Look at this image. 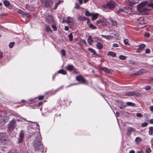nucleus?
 I'll use <instances>...</instances> for the list:
<instances>
[{"mask_svg":"<svg viewBox=\"0 0 153 153\" xmlns=\"http://www.w3.org/2000/svg\"><path fill=\"white\" fill-rule=\"evenodd\" d=\"M34 135L35 140L34 141L33 146L35 150L37 151L41 150L42 152H43L44 146L41 143L42 138L40 132L39 131L36 132Z\"/></svg>","mask_w":153,"mask_h":153,"instance_id":"nucleus-1","label":"nucleus"},{"mask_svg":"<svg viewBox=\"0 0 153 153\" xmlns=\"http://www.w3.org/2000/svg\"><path fill=\"white\" fill-rule=\"evenodd\" d=\"M151 7L153 8V3L148 4L147 2L145 1L137 5V10L142 14H144L148 10L151 9Z\"/></svg>","mask_w":153,"mask_h":153,"instance_id":"nucleus-2","label":"nucleus"},{"mask_svg":"<svg viewBox=\"0 0 153 153\" xmlns=\"http://www.w3.org/2000/svg\"><path fill=\"white\" fill-rule=\"evenodd\" d=\"M116 5V3L112 1H110L106 4H104L102 6L103 9H108L112 10L114 8Z\"/></svg>","mask_w":153,"mask_h":153,"instance_id":"nucleus-3","label":"nucleus"},{"mask_svg":"<svg viewBox=\"0 0 153 153\" xmlns=\"http://www.w3.org/2000/svg\"><path fill=\"white\" fill-rule=\"evenodd\" d=\"M16 126V123L15 120H10L7 126V130L8 132H11L13 131Z\"/></svg>","mask_w":153,"mask_h":153,"instance_id":"nucleus-4","label":"nucleus"},{"mask_svg":"<svg viewBox=\"0 0 153 153\" xmlns=\"http://www.w3.org/2000/svg\"><path fill=\"white\" fill-rule=\"evenodd\" d=\"M7 137L5 136V134L0 133V142L4 144L7 142Z\"/></svg>","mask_w":153,"mask_h":153,"instance_id":"nucleus-5","label":"nucleus"},{"mask_svg":"<svg viewBox=\"0 0 153 153\" xmlns=\"http://www.w3.org/2000/svg\"><path fill=\"white\" fill-rule=\"evenodd\" d=\"M76 79L80 83H82L85 84L88 83L86 79H84L82 76L81 75L76 76Z\"/></svg>","mask_w":153,"mask_h":153,"instance_id":"nucleus-6","label":"nucleus"},{"mask_svg":"<svg viewBox=\"0 0 153 153\" xmlns=\"http://www.w3.org/2000/svg\"><path fill=\"white\" fill-rule=\"evenodd\" d=\"M73 19L71 17H68L66 20V22L69 24L70 28H72L73 26Z\"/></svg>","mask_w":153,"mask_h":153,"instance_id":"nucleus-7","label":"nucleus"},{"mask_svg":"<svg viewBox=\"0 0 153 153\" xmlns=\"http://www.w3.org/2000/svg\"><path fill=\"white\" fill-rule=\"evenodd\" d=\"M45 21L48 23H51L53 22V20L52 15L48 14L45 18Z\"/></svg>","mask_w":153,"mask_h":153,"instance_id":"nucleus-8","label":"nucleus"},{"mask_svg":"<svg viewBox=\"0 0 153 153\" xmlns=\"http://www.w3.org/2000/svg\"><path fill=\"white\" fill-rule=\"evenodd\" d=\"M135 129L134 128L131 127H128L127 128V132H126V134L128 136H130L131 133L135 132Z\"/></svg>","mask_w":153,"mask_h":153,"instance_id":"nucleus-9","label":"nucleus"},{"mask_svg":"<svg viewBox=\"0 0 153 153\" xmlns=\"http://www.w3.org/2000/svg\"><path fill=\"white\" fill-rule=\"evenodd\" d=\"M101 69L104 71L105 72L108 74H111L113 72L112 70L108 69L106 68H102Z\"/></svg>","mask_w":153,"mask_h":153,"instance_id":"nucleus-10","label":"nucleus"},{"mask_svg":"<svg viewBox=\"0 0 153 153\" xmlns=\"http://www.w3.org/2000/svg\"><path fill=\"white\" fill-rule=\"evenodd\" d=\"M133 1H126V3L128 5L130 6H132L135 4L137 3L136 1H135V0H132Z\"/></svg>","mask_w":153,"mask_h":153,"instance_id":"nucleus-11","label":"nucleus"},{"mask_svg":"<svg viewBox=\"0 0 153 153\" xmlns=\"http://www.w3.org/2000/svg\"><path fill=\"white\" fill-rule=\"evenodd\" d=\"M65 68L69 71H71L74 69V67L72 65L69 64Z\"/></svg>","mask_w":153,"mask_h":153,"instance_id":"nucleus-12","label":"nucleus"},{"mask_svg":"<svg viewBox=\"0 0 153 153\" xmlns=\"http://www.w3.org/2000/svg\"><path fill=\"white\" fill-rule=\"evenodd\" d=\"M125 95L126 96H134L136 95L134 91H128L125 93Z\"/></svg>","mask_w":153,"mask_h":153,"instance_id":"nucleus-13","label":"nucleus"},{"mask_svg":"<svg viewBox=\"0 0 153 153\" xmlns=\"http://www.w3.org/2000/svg\"><path fill=\"white\" fill-rule=\"evenodd\" d=\"M87 41L88 44L90 45H91L93 44V40L92 37L91 36H89L87 39Z\"/></svg>","mask_w":153,"mask_h":153,"instance_id":"nucleus-14","label":"nucleus"},{"mask_svg":"<svg viewBox=\"0 0 153 153\" xmlns=\"http://www.w3.org/2000/svg\"><path fill=\"white\" fill-rule=\"evenodd\" d=\"M5 124V122L4 119V117L0 116V126H2Z\"/></svg>","mask_w":153,"mask_h":153,"instance_id":"nucleus-15","label":"nucleus"},{"mask_svg":"<svg viewBox=\"0 0 153 153\" xmlns=\"http://www.w3.org/2000/svg\"><path fill=\"white\" fill-rule=\"evenodd\" d=\"M88 49L93 53L94 57H97L99 56V55L96 54V52L94 49L91 48H89Z\"/></svg>","mask_w":153,"mask_h":153,"instance_id":"nucleus-16","label":"nucleus"},{"mask_svg":"<svg viewBox=\"0 0 153 153\" xmlns=\"http://www.w3.org/2000/svg\"><path fill=\"white\" fill-rule=\"evenodd\" d=\"M45 5L47 7H50L53 4L52 2L50 0H47L45 2Z\"/></svg>","mask_w":153,"mask_h":153,"instance_id":"nucleus-17","label":"nucleus"},{"mask_svg":"<svg viewBox=\"0 0 153 153\" xmlns=\"http://www.w3.org/2000/svg\"><path fill=\"white\" fill-rule=\"evenodd\" d=\"M146 72V71L144 69H141L137 73H136V74L137 75H141L145 73Z\"/></svg>","mask_w":153,"mask_h":153,"instance_id":"nucleus-18","label":"nucleus"},{"mask_svg":"<svg viewBox=\"0 0 153 153\" xmlns=\"http://www.w3.org/2000/svg\"><path fill=\"white\" fill-rule=\"evenodd\" d=\"M98 16V13L94 14L92 13L91 16H92V20L94 21L96 20Z\"/></svg>","mask_w":153,"mask_h":153,"instance_id":"nucleus-19","label":"nucleus"},{"mask_svg":"<svg viewBox=\"0 0 153 153\" xmlns=\"http://www.w3.org/2000/svg\"><path fill=\"white\" fill-rule=\"evenodd\" d=\"M45 28L46 29L48 32L49 33H51L52 32V30L50 28V27L48 25H45Z\"/></svg>","mask_w":153,"mask_h":153,"instance_id":"nucleus-20","label":"nucleus"},{"mask_svg":"<svg viewBox=\"0 0 153 153\" xmlns=\"http://www.w3.org/2000/svg\"><path fill=\"white\" fill-rule=\"evenodd\" d=\"M101 36L102 37L105 38L107 39H108V40H110V39H112V37L111 36H109V35L105 36V35H101Z\"/></svg>","mask_w":153,"mask_h":153,"instance_id":"nucleus-21","label":"nucleus"},{"mask_svg":"<svg viewBox=\"0 0 153 153\" xmlns=\"http://www.w3.org/2000/svg\"><path fill=\"white\" fill-rule=\"evenodd\" d=\"M126 105L127 106H136L135 105V104L132 102H126Z\"/></svg>","mask_w":153,"mask_h":153,"instance_id":"nucleus-22","label":"nucleus"},{"mask_svg":"<svg viewBox=\"0 0 153 153\" xmlns=\"http://www.w3.org/2000/svg\"><path fill=\"white\" fill-rule=\"evenodd\" d=\"M97 47L98 49H101L103 48V45L100 43L98 42L97 44Z\"/></svg>","mask_w":153,"mask_h":153,"instance_id":"nucleus-23","label":"nucleus"},{"mask_svg":"<svg viewBox=\"0 0 153 153\" xmlns=\"http://www.w3.org/2000/svg\"><path fill=\"white\" fill-rule=\"evenodd\" d=\"M108 55L111 56L113 57H115L116 56L115 53L112 51H109L108 53Z\"/></svg>","mask_w":153,"mask_h":153,"instance_id":"nucleus-24","label":"nucleus"},{"mask_svg":"<svg viewBox=\"0 0 153 153\" xmlns=\"http://www.w3.org/2000/svg\"><path fill=\"white\" fill-rule=\"evenodd\" d=\"M17 12L20 14H22L23 15L27 16L28 14L27 13H24L21 10L18 9L17 11Z\"/></svg>","mask_w":153,"mask_h":153,"instance_id":"nucleus-25","label":"nucleus"},{"mask_svg":"<svg viewBox=\"0 0 153 153\" xmlns=\"http://www.w3.org/2000/svg\"><path fill=\"white\" fill-rule=\"evenodd\" d=\"M142 140V139L139 137H137L135 140V141L137 143H139Z\"/></svg>","mask_w":153,"mask_h":153,"instance_id":"nucleus-26","label":"nucleus"},{"mask_svg":"<svg viewBox=\"0 0 153 153\" xmlns=\"http://www.w3.org/2000/svg\"><path fill=\"white\" fill-rule=\"evenodd\" d=\"M149 134L150 135L153 134V127H151L149 128Z\"/></svg>","mask_w":153,"mask_h":153,"instance_id":"nucleus-27","label":"nucleus"},{"mask_svg":"<svg viewBox=\"0 0 153 153\" xmlns=\"http://www.w3.org/2000/svg\"><path fill=\"white\" fill-rule=\"evenodd\" d=\"M78 19L79 21H84L87 20V18L85 17H79L78 18Z\"/></svg>","mask_w":153,"mask_h":153,"instance_id":"nucleus-28","label":"nucleus"},{"mask_svg":"<svg viewBox=\"0 0 153 153\" xmlns=\"http://www.w3.org/2000/svg\"><path fill=\"white\" fill-rule=\"evenodd\" d=\"M119 58L120 59L124 60L126 59V57L125 56L121 55L119 56Z\"/></svg>","mask_w":153,"mask_h":153,"instance_id":"nucleus-29","label":"nucleus"},{"mask_svg":"<svg viewBox=\"0 0 153 153\" xmlns=\"http://www.w3.org/2000/svg\"><path fill=\"white\" fill-rule=\"evenodd\" d=\"M58 73L63 74H66V72L63 70H59L58 71Z\"/></svg>","mask_w":153,"mask_h":153,"instance_id":"nucleus-30","label":"nucleus"},{"mask_svg":"<svg viewBox=\"0 0 153 153\" xmlns=\"http://www.w3.org/2000/svg\"><path fill=\"white\" fill-rule=\"evenodd\" d=\"M111 24L113 26H115L117 25V23L116 22V21H115L112 19H111Z\"/></svg>","mask_w":153,"mask_h":153,"instance_id":"nucleus-31","label":"nucleus"},{"mask_svg":"<svg viewBox=\"0 0 153 153\" xmlns=\"http://www.w3.org/2000/svg\"><path fill=\"white\" fill-rule=\"evenodd\" d=\"M4 5L6 7H8L10 5V3L9 1L7 0H5L4 1Z\"/></svg>","mask_w":153,"mask_h":153,"instance_id":"nucleus-32","label":"nucleus"},{"mask_svg":"<svg viewBox=\"0 0 153 153\" xmlns=\"http://www.w3.org/2000/svg\"><path fill=\"white\" fill-rule=\"evenodd\" d=\"M123 42L125 45H129L128 40L127 39H124L123 41Z\"/></svg>","mask_w":153,"mask_h":153,"instance_id":"nucleus-33","label":"nucleus"},{"mask_svg":"<svg viewBox=\"0 0 153 153\" xmlns=\"http://www.w3.org/2000/svg\"><path fill=\"white\" fill-rule=\"evenodd\" d=\"M68 37L69 39V40L70 41H72L73 40V35L72 34V33H70L68 35Z\"/></svg>","mask_w":153,"mask_h":153,"instance_id":"nucleus-34","label":"nucleus"},{"mask_svg":"<svg viewBox=\"0 0 153 153\" xmlns=\"http://www.w3.org/2000/svg\"><path fill=\"white\" fill-rule=\"evenodd\" d=\"M92 14V13H90L88 11H86L85 12V14L87 16H91Z\"/></svg>","mask_w":153,"mask_h":153,"instance_id":"nucleus-35","label":"nucleus"},{"mask_svg":"<svg viewBox=\"0 0 153 153\" xmlns=\"http://www.w3.org/2000/svg\"><path fill=\"white\" fill-rule=\"evenodd\" d=\"M61 1H59L55 4L54 7V9H56L57 8L58 5L61 3Z\"/></svg>","mask_w":153,"mask_h":153,"instance_id":"nucleus-36","label":"nucleus"},{"mask_svg":"<svg viewBox=\"0 0 153 153\" xmlns=\"http://www.w3.org/2000/svg\"><path fill=\"white\" fill-rule=\"evenodd\" d=\"M15 43L14 42H11L9 43V46L10 48H12L14 46Z\"/></svg>","mask_w":153,"mask_h":153,"instance_id":"nucleus-37","label":"nucleus"},{"mask_svg":"<svg viewBox=\"0 0 153 153\" xmlns=\"http://www.w3.org/2000/svg\"><path fill=\"white\" fill-rule=\"evenodd\" d=\"M139 21H142V22H140V24H143L144 23H145V22H144V20L142 18H140L139 19Z\"/></svg>","mask_w":153,"mask_h":153,"instance_id":"nucleus-38","label":"nucleus"},{"mask_svg":"<svg viewBox=\"0 0 153 153\" xmlns=\"http://www.w3.org/2000/svg\"><path fill=\"white\" fill-rule=\"evenodd\" d=\"M89 27L92 29H96L97 28V27L94 26L92 24H90L89 25Z\"/></svg>","mask_w":153,"mask_h":153,"instance_id":"nucleus-39","label":"nucleus"},{"mask_svg":"<svg viewBox=\"0 0 153 153\" xmlns=\"http://www.w3.org/2000/svg\"><path fill=\"white\" fill-rule=\"evenodd\" d=\"M61 54L62 56H65L66 55V53L65 50L63 49L61 50Z\"/></svg>","mask_w":153,"mask_h":153,"instance_id":"nucleus-40","label":"nucleus"},{"mask_svg":"<svg viewBox=\"0 0 153 153\" xmlns=\"http://www.w3.org/2000/svg\"><path fill=\"white\" fill-rule=\"evenodd\" d=\"M151 152V150L150 148H148L146 150V153H150Z\"/></svg>","mask_w":153,"mask_h":153,"instance_id":"nucleus-41","label":"nucleus"},{"mask_svg":"<svg viewBox=\"0 0 153 153\" xmlns=\"http://www.w3.org/2000/svg\"><path fill=\"white\" fill-rule=\"evenodd\" d=\"M139 47L141 49H143L145 47V45L144 44H142L140 45L139 46Z\"/></svg>","mask_w":153,"mask_h":153,"instance_id":"nucleus-42","label":"nucleus"},{"mask_svg":"<svg viewBox=\"0 0 153 153\" xmlns=\"http://www.w3.org/2000/svg\"><path fill=\"white\" fill-rule=\"evenodd\" d=\"M72 70H73V72L74 73L78 74L79 73V72L78 71V70L76 69H75L74 68V69Z\"/></svg>","mask_w":153,"mask_h":153,"instance_id":"nucleus-43","label":"nucleus"},{"mask_svg":"<svg viewBox=\"0 0 153 153\" xmlns=\"http://www.w3.org/2000/svg\"><path fill=\"white\" fill-rule=\"evenodd\" d=\"M75 8L76 9H79V6L78 4L76 3L75 4Z\"/></svg>","mask_w":153,"mask_h":153,"instance_id":"nucleus-44","label":"nucleus"},{"mask_svg":"<svg viewBox=\"0 0 153 153\" xmlns=\"http://www.w3.org/2000/svg\"><path fill=\"white\" fill-rule=\"evenodd\" d=\"M107 22L105 21H104L103 20L102 21V23H101L100 25H103V26H105L106 25H107Z\"/></svg>","mask_w":153,"mask_h":153,"instance_id":"nucleus-45","label":"nucleus"},{"mask_svg":"<svg viewBox=\"0 0 153 153\" xmlns=\"http://www.w3.org/2000/svg\"><path fill=\"white\" fill-rule=\"evenodd\" d=\"M148 125V123H144L142 124L141 126L143 127H145L146 126Z\"/></svg>","mask_w":153,"mask_h":153,"instance_id":"nucleus-46","label":"nucleus"},{"mask_svg":"<svg viewBox=\"0 0 153 153\" xmlns=\"http://www.w3.org/2000/svg\"><path fill=\"white\" fill-rule=\"evenodd\" d=\"M151 87L149 85L147 86L146 87H145V89L146 90H150Z\"/></svg>","mask_w":153,"mask_h":153,"instance_id":"nucleus-47","label":"nucleus"},{"mask_svg":"<svg viewBox=\"0 0 153 153\" xmlns=\"http://www.w3.org/2000/svg\"><path fill=\"white\" fill-rule=\"evenodd\" d=\"M52 27L54 31H55L57 30V28L55 25H52Z\"/></svg>","mask_w":153,"mask_h":153,"instance_id":"nucleus-48","label":"nucleus"},{"mask_svg":"<svg viewBox=\"0 0 153 153\" xmlns=\"http://www.w3.org/2000/svg\"><path fill=\"white\" fill-rule=\"evenodd\" d=\"M113 46L114 47H119L118 45L116 43H114L113 45Z\"/></svg>","mask_w":153,"mask_h":153,"instance_id":"nucleus-49","label":"nucleus"},{"mask_svg":"<svg viewBox=\"0 0 153 153\" xmlns=\"http://www.w3.org/2000/svg\"><path fill=\"white\" fill-rule=\"evenodd\" d=\"M24 134L23 133H21L20 134L19 138L23 139Z\"/></svg>","mask_w":153,"mask_h":153,"instance_id":"nucleus-50","label":"nucleus"},{"mask_svg":"<svg viewBox=\"0 0 153 153\" xmlns=\"http://www.w3.org/2000/svg\"><path fill=\"white\" fill-rule=\"evenodd\" d=\"M102 20L101 19L98 20L97 21L96 23L97 24H101V23H102Z\"/></svg>","mask_w":153,"mask_h":153,"instance_id":"nucleus-51","label":"nucleus"},{"mask_svg":"<svg viewBox=\"0 0 153 153\" xmlns=\"http://www.w3.org/2000/svg\"><path fill=\"white\" fill-rule=\"evenodd\" d=\"M126 106V105H122L121 106H120V109H124L125 108Z\"/></svg>","mask_w":153,"mask_h":153,"instance_id":"nucleus-52","label":"nucleus"},{"mask_svg":"<svg viewBox=\"0 0 153 153\" xmlns=\"http://www.w3.org/2000/svg\"><path fill=\"white\" fill-rule=\"evenodd\" d=\"M150 51L149 49H147L146 50V53H150Z\"/></svg>","mask_w":153,"mask_h":153,"instance_id":"nucleus-53","label":"nucleus"},{"mask_svg":"<svg viewBox=\"0 0 153 153\" xmlns=\"http://www.w3.org/2000/svg\"><path fill=\"white\" fill-rule=\"evenodd\" d=\"M136 115L138 117H141L142 116V114L140 113H137Z\"/></svg>","mask_w":153,"mask_h":153,"instance_id":"nucleus-54","label":"nucleus"},{"mask_svg":"<svg viewBox=\"0 0 153 153\" xmlns=\"http://www.w3.org/2000/svg\"><path fill=\"white\" fill-rule=\"evenodd\" d=\"M44 98L43 96H41L38 97V99L39 100H42Z\"/></svg>","mask_w":153,"mask_h":153,"instance_id":"nucleus-55","label":"nucleus"},{"mask_svg":"<svg viewBox=\"0 0 153 153\" xmlns=\"http://www.w3.org/2000/svg\"><path fill=\"white\" fill-rule=\"evenodd\" d=\"M149 36H150V34H149V33H146L144 34V36L145 37H149Z\"/></svg>","mask_w":153,"mask_h":153,"instance_id":"nucleus-56","label":"nucleus"},{"mask_svg":"<svg viewBox=\"0 0 153 153\" xmlns=\"http://www.w3.org/2000/svg\"><path fill=\"white\" fill-rule=\"evenodd\" d=\"M123 11V10L122 9L120 8L117 11L118 12L120 13L122 12Z\"/></svg>","mask_w":153,"mask_h":153,"instance_id":"nucleus-57","label":"nucleus"},{"mask_svg":"<svg viewBox=\"0 0 153 153\" xmlns=\"http://www.w3.org/2000/svg\"><path fill=\"white\" fill-rule=\"evenodd\" d=\"M22 140L23 139L19 138V143H21L22 141Z\"/></svg>","mask_w":153,"mask_h":153,"instance_id":"nucleus-58","label":"nucleus"},{"mask_svg":"<svg viewBox=\"0 0 153 153\" xmlns=\"http://www.w3.org/2000/svg\"><path fill=\"white\" fill-rule=\"evenodd\" d=\"M69 28L67 26H65V30H69Z\"/></svg>","mask_w":153,"mask_h":153,"instance_id":"nucleus-59","label":"nucleus"},{"mask_svg":"<svg viewBox=\"0 0 153 153\" xmlns=\"http://www.w3.org/2000/svg\"><path fill=\"white\" fill-rule=\"evenodd\" d=\"M119 115H120V113L117 112H116V117H119Z\"/></svg>","mask_w":153,"mask_h":153,"instance_id":"nucleus-60","label":"nucleus"},{"mask_svg":"<svg viewBox=\"0 0 153 153\" xmlns=\"http://www.w3.org/2000/svg\"><path fill=\"white\" fill-rule=\"evenodd\" d=\"M142 50L139 47V48L137 49V50L136 51V52H140Z\"/></svg>","mask_w":153,"mask_h":153,"instance_id":"nucleus-61","label":"nucleus"},{"mask_svg":"<svg viewBox=\"0 0 153 153\" xmlns=\"http://www.w3.org/2000/svg\"><path fill=\"white\" fill-rule=\"evenodd\" d=\"M78 0L79 2V4H82V3H83V0Z\"/></svg>","mask_w":153,"mask_h":153,"instance_id":"nucleus-62","label":"nucleus"},{"mask_svg":"<svg viewBox=\"0 0 153 153\" xmlns=\"http://www.w3.org/2000/svg\"><path fill=\"white\" fill-rule=\"evenodd\" d=\"M150 110L151 111H153V106H152L150 107Z\"/></svg>","mask_w":153,"mask_h":153,"instance_id":"nucleus-63","label":"nucleus"},{"mask_svg":"<svg viewBox=\"0 0 153 153\" xmlns=\"http://www.w3.org/2000/svg\"><path fill=\"white\" fill-rule=\"evenodd\" d=\"M151 143H152V145L153 146V138H152L151 139Z\"/></svg>","mask_w":153,"mask_h":153,"instance_id":"nucleus-64","label":"nucleus"}]
</instances>
